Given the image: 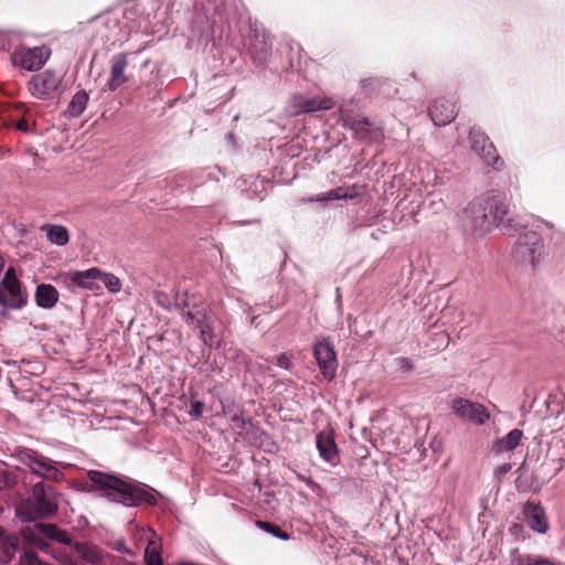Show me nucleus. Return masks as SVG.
<instances>
[{
	"instance_id": "1a4fd4ad",
	"label": "nucleus",
	"mask_w": 565,
	"mask_h": 565,
	"mask_svg": "<svg viewBox=\"0 0 565 565\" xmlns=\"http://www.w3.org/2000/svg\"><path fill=\"white\" fill-rule=\"evenodd\" d=\"M469 139L473 151L480 156L487 166L495 170H501L503 168V160L498 154L493 143L482 131L478 129H471Z\"/></svg>"
},
{
	"instance_id": "f3484780",
	"label": "nucleus",
	"mask_w": 565,
	"mask_h": 565,
	"mask_svg": "<svg viewBox=\"0 0 565 565\" xmlns=\"http://www.w3.org/2000/svg\"><path fill=\"white\" fill-rule=\"evenodd\" d=\"M98 276H100V269L93 267V268H89V269L83 270V271H79V270L70 271L66 275V280L70 281L71 284H73L77 287L84 288V289L97 290L100 288V286L98 284V281H99Z\"/></svg>"
},
{
	"instance_id": "49530a36",
	"label": "nucleus",
	"mask_w": 565,
	"mask_h": 565,
	"mask_svg": "<svg viewBox=\"0 0 565 565\" xmlns=\"http://www.w3.org/2000/svg\"><path fill=\"white\" fill-rule=\"evenodd\" d=\"M2 511V508L0 507V512Z\"/></svg>"
},
{
	"instance_id": "37998d69",
	"label": "nucleus",
	"mask_w": 565,
	"mask_h": 565,
	"mask_svg": "<svg viewBox=\"0 0 565 565\" xmlns=\"http://www.w3.org/2000/svg\"><path fill=\"white\" fill-rule=\"evenodd\" d=\"M6 46V42L3 39H0V50H3Z\"/></svg>"
},
{
	"instance_id": "2eb2a0df",
	"label": "nucleus",
	"mask_w": 565,
	"mask_h": 565,
	"mask_svg": "<svg viewBox=\"0 0 565 565\" xmlns=\"http://www.w3.org/2000/svg\"><path fill=\"white\" fill-rule=\"evenodd\" d=\"M316 447L321 459L334 466L338 462L339 450L331 430H322L316 437Z\"/></svg>"
},
{
	"instance_id": "5701e85b",
	"label": "nucleus",
	"mask_w": 565,
	"mask_h": 565,
	"mask_svg": "<svg viewBox=\"0 0 565 565\" xmlns=\"http://www.w3.org/2000/svg\"><path fill=\"white\" fill-rule=\"evenodd\" d=\"M35 301L39 307L44 309H51L58 301V291L52 285H39L35 291Z\"/></svg>"
},
{
	"instance_id": "4468645a",
	"label": "nucleus",
	"mask_w": 565,
	"mask_h": 565,
	"mask_svg": "<svg viewBox=\"0 0 565 565\" xmlns=\"http://www.w3.org/2000/svg\"><path fill=\"white\" fill-rule=\"evenodd\" d=\"M429 116L436 126H446L457 116L456 105L447 98H438L429 107Z\"/></svg>"
},
{
	"instance_id": "4be33fe9",
	"label": "nucleus",
	"mask_w": 565,
	"mask_h": 565,
	"mask_svg": "<svg viewBox=\"0 0 565 565\" xmlns=\"http://www.w3.org/2000/svg\"><path fill=\"white\" fill-rule=\"evenodd\" d=\"M355 189H356L355 185H353L351 188L338 186L328 192L320 193L312 198H309L308 202L323 203V202L333 201V200L354 199L358 195V192L355 191Z\"/></svg>"
},
{
	"instance_id": "7ed1b4c3",
	"label": "nucleus",
	"mask_w": 565,
	"mask_h": 565,
	"mask_svg": "<svg viewBox=\"0 0 565 565\" xmlns=\"http://www.w3.org/2000/svg\"><path fill=\"white\" fill-rule=\"evenodd\" d=\"M87 476L95 490L100 491V494L109 501L127 507L137 505L140 501H147L151 504L156 503V498L152 493L116 476L97 470L88 471Z\"/></svg>"
},
{
	"instance_id": "6ab92c4d",
	"label": "nucleus",
	"mask_w": 565,
	"mask_h": 565,
	"mask_svg": "<svg viewBox=\"0 0 565 565\" xmlns=\"http://www.w3.org/2000/svg\"><path fill=\"white\" fill-rule=\"evenodd\" d=\"M523 437L522 430L514 428L509 431L505 436L498 439L491 447V454L493 456H501L513 451L521 443Z\"/></svg>"
},
{
	"instance_id": "ea45409f",
	"label": "nucleus",
	"mask_w": 565,
	"mask_h": 565,
	"mask_svg": "<svg viewBox=\"0 0 565 565\" xmlns=\"http://www.w3.org/2000/svg\"><path fill=\"white\" fill-rule=\"evenodd\" d=\"M14 125H15V128L20 131H24V132L29 131V125L24 119L17 121Z\"/></svg>"
},
{
	"instance_id": "58836bf2",
	"label": "nucleus",
	"mask_w": 565,
	"mask_h": 565,
	"mask_svg": "<svg viewBox=\"0 0 565 565\" xmlns=\"http://www.w3.org/2000/svg\"><path fill=\"white\" fill-rule=\"evenodd\" d=\"M398 365H399V369L404 370V371H412L413 370V364H412L411 360L406 359V358L399 359L398 360Z\"/></svg>"
},
{
	"instance_id": "a19ab883",
	"label": "nucleus",
	"mask_w": 565,
	"mask_h": 565,
	"mask_svg": "<svg viewBox=\"0 0 565 565\" xmlns=\"http://www.w3.org/2000/svg\"><path fill=\"white\" fill-rule=\"evenodd\" d=\"M438 337L440 338V341L444 345H447L449 343V337L447 333L440 332Z\"/></svg>"
},
{
	"instance_id": "423d86ee",
	"label": "nucleus",
	"mask_w": 565,
	"mask_h": 565,
	"mask_svg": "<svg viewBox=\"0 0 565 565\" xmlns=\"http://www.w3.org/2000/svg\"><path fill=\"white\" fill-rule=\"evenodd\" d=\"M63 76L52 70L33 75L28 84L30 94L38 99H47L62 92Z\"/></svg>"
},
{
	"instance_id": "c9c22d12",
	"label": "nucleus",
	"mask_w": 565,
	"mask_h": 565,
	"mask_svg": "<svg viewBox=\"0 0 565 565\" xmlns=\"http://www.w3.org/2000/svg\"><path fill=\"white\" fill-rule=\"evenodd\" d=\"M13 483L11 476L3 469H0V490L10 487Z\"/></svg>"
},
{
	"instance_id": "72a5a7b5",
	"label": "nucleus",
	"mask_w": 565,
	"mask_h": 565,
	"mask_svg": "<svg viewBox=\"0 0 565 565\" xmlns=\"http://www.w3.org/2000/svg\"><path fill=\"white\" fill-rule=\"evenodd\" d=\"M203 412H204V403L203 402L196 401V402L192 403L190 416L198 419L202 416Z\"/></svg>"
},
{
	"instance_id": "20e7f679",
	"label": "nucleus",
	"mask_w": 565,
	"mask_h": 565,
	"mask_svg": "<svg viewBox=\"0 0 565 565\" xmlns=\"http://www.w3.org/2000/svg\"><path fill=\"white\" fill-rule=\"evenodd\" d=\"M57 511L56 494L51 487L36 483L32 489V495L17 508V516L21 521L49 518Z\"/></svg>"
},
{
	"instance_id": "7c9ffc66",
	"label": "nucleus",
	"mask_w": 565,
	"mask_h": 565,
	"mask_svg": "<svg viewBox=\"0 0 565 565\" xmlns=\"http://www.w3.org/2000/svg\"><path fill=\"white\" fill-rule=\"evenodd\" d=\"M198 329H200L201 339L205 344L210 347H213L214 344H220V341L214 339L213 332L211 331L210 327L204 324V322Z\"/></svg>"
},
{
	"instance_id": "473e14b6",
	"label": "nucleus",
	"mask_w": 565,
	"mask_h": 565,
	"mask_svg": "<svg viewBox=\"0 0 565 565\" xmlns=\"http://www.w3.org/2000/svg\"><path fill=\"white\" fill-rule=\"evenodd\" d=\"M511 469H512L511 463H509V462L501 463L494 469V476L498 480H501L507 473H509L511 471Z\"/></svg>"
},
{
	"instance_id": "2f4dec72",
	"label": "nucleus",
	"mask_w": 565,
	"mask_h": 565,
	"mask_svg": "<svg viewBox=\"0 0 565 565\" xmlns=\"http://www.w3.org/2000/svg\"><path fill=\"white\" fill-rule=\"evenodd\" d=\"M258 524L263 530L267 531L268 533H271L274 536L280 540L287 541L289 539V535L285 532H281V530L276 525H273L267 522H259Z\"/></svg>"
},
{
	"instance_id": "cd10ccee",
	"label": "nucleus",
	"mask_w": 565,
	"mask_h": 565,
	"mask_svg": "<svg viewBox=\"0 0 565 565\" xmlns=\"http://www.w3.org/2000/svg\"><path fill=\"white\" fill-rule=\"evenodd\" d=\"M513 565H563L547 557L541 556H524L519 557Z\"/></svg>"
},
{
	"instance_id": "e433bc0d",
	"label": "nucleus",
	"mask_w": 565,
	"mask_h": 565,
	"mask_svg": "<svg viewBox=\"0 0 565 565\" xmlns=\"http://www.w3.org/2000/svg\"><path fill=\"white\" fill-rule=\"evenodd\" d=\"M555 419L559 420L558 424H554L555 428L565 433V411L559 412Z\"/></svg>"
},
{
	"instance_id": "f257e3e1",
	"label": "nucleus",
	"mask_w": 565,
	"mask_h": 565,
	"mask_svg": "<svg viewBox=\"0 0 565 565\" xmlns=\"http://www.w3.org/2000/svg\"><path fill=\"white\" fill-rule=\"evenodd\" d=\"M22 535L31 546L43 552H49L50 543L47 540H51L68 546L75 559H82L89 565H102L104 555L96 546L86 543L73 544L68 533L55 524L35 523L33 526L25 527Z\"/></svg>"
},
{
	"instance_id": "39448f33",
	"label": "nucleus",
	"mask_w": 565,
	"mask_h": 565,
	"mask_svg": "<svg viewBox=\"0 0 565 565\" xmlns=\"http://www.w3.org/2000/svg\"><path fill=\"white\" fill-rule=\"evenodd\" d=\"M544 244L542 236L534 231L521 233L512 250L515 265L524 270H534L543 259Z\"/></svg>"
},
{
	"instance_id": "dca6fc26",
	"label": "nucleus",
	"mask_w": 565,
	"mask_h": 565,
	"mask_svg": "<svg viewBox=\"0 0 565 565\" xmlns=\"http://www.w3.org/2000/svg\"><path fill=\"white\" fill-rule=\"evenodd\" d=\"M527 525L537 533H546L550 525L544 508L540 503L527 502L524 507Z\"/></svg>"
},
{
	"instance_id": "bb28decb",
	"label": "nucleus",
	"mask_w": 565,
	"mask_h": 565,
	"mask_svg": "<svg viewBox=\"0 0 565 565\" xmlns=\"http://www.w3.org/2000/svg\"><path fill=\"white\" fill-rule=\"evenodd\" d=\"M441 319L444 323L459 324L465 320V312L461 309L455 307H447L441 312Z\"/></svg>"
},
{
	"instance_id": "c756f323",
	"label": "nucleus",
	"mask_w": 565,
	"mask_h": 565,
	"mask_svg": "<svg viewBox=\"0 0 565 565\" xmlns=\"http://www.w3.org/2000/svg\"><path fill=\"white\" fill-rule=\"evenodd\" d=\"M188 306L186 303L183 305V307L181 308V315L182 317L185 319V321L190 324V326H193L194 328H199L201 327V324L204 322V319H205V313L202 312V311H196V312H192V311H185L184 310V307Z\"/></svg>"
},
{
	"instance_id": "f8f14e48",
	"label": "nucleus",
	"mask_w": 565,
	"mask_h": 565,
	"mask_svg": "<svg viewBox=\"0 0 565 565\" xmlns=\"http://www.w3.org/2000/svg\"><path fill=\"white\" fill-rule=\"evenodd\" d=\"M313 354L323 377L331 381L337 373L338 360L337 354L328 341H320L315 345Z\"/></svg>"
},
{
	"instance_id": "a878e982",
	"label": "nucleus",
	"mask_w": 565,
	"mask_h": 565,
	"mask_svg": "<svg viewBox=\"0 0 565 565\" xmlns=\"http://www.w3.org/2000/svg\"><path fill=\"white\" fill-rule=\"evenodd\" d=\"M88 100V93L84 89L78 90L68 103L65 115L73 118L79 117L86 109Z\"/></svg>"
},
{
	"instance_id": "c03bdc74",
	"label": "nucleus",
	"mask_w": 565,
	"mask_h": 565,
	"mask_svg": "<svg viewBox=\"0 0 565 565\" xmlns=\"http://www.w3.org/2000/svg\"><path fill=\"white\" fill-rule=\"evenodd\" d=\"M367 79L362 81V85L365 87Z\"/></svg>"
},
{
	"instance_id": "393cba45",
	"label": "nucleus",
	"mask_w": 565,
	"mask_h": 565,
	"mask_svg": "<svg viewBox=\"0 0 565 565\" xmlns=\"http://www.w3.org/2000/svg\"><path fill=\"white\" fill-rule=\"evenodd\" d=\"M142 535L147 539V547L145 551V562L146 565H163L161 555L158 551V546L156 542L151 539L156 535L154 531L151 529L142 530Z\"/></svg>"
},
{
	"instance_id": "4c0bfd02",
	"label": "nucleus",
	"mask_w": 565,
	"mask_h": 565,
	"mask_svg": "<svg viewBox=\"0 0 565 565\" xmlns=\"http://www.w3.org/2000/svg\"><path fill=\"white\" fill-rule=\"evenodd\" d=\"M115 550L122 554L132 555V552L126 546L122 540L115 543Z\"/></svg>"
},
{
	"instance_id": "b1692460",
	"label": "nucleus",
	"mask_w": 565,
	"mask_h": 565,
	"mask_svg": "<svg viewBox=\"0 0 565 565\" xmlns=\"http://www.w3.org/2000/svg\"><path fill=\"white\" fill-rule=\"evenodd\" d=\"M45 233L46 239L57 246H64L70 241V234L65 226L56 224H45L41 227Z\"/></svg>"
},
{
	"instance_id": "a211bd4d",
	"label": "nucleus",
	"mask_w": 565,
	"mask_h": 565,
	"mask_svg": "<svg viewBox=\"0 0 565 565\" xmlns=\"http://www.w3.org/2000/svg\"><path fill=\"white\" fill-rule=\"evenodd\" d=\"M1 284L10 296L9 305L13 308H21L25 303V298L21 292L20 281L17 278V274L13 268L7 269Z\"/></svg>"
},
{
	"instance_id": "79ce46f5",
	"label": "nucleus",
	"mask_w": 565,
	"mask_h": 565,
	"mask_svg": "<svg viewBox=\"0 0 565 565\" xmlns=\"http://www.w3.org/2000/svg\"><path fill=\"white\" fill-rule=\"evenodd\" d=\"M9 303L8 299L6 298V296L0 291V305H7Z\"/></svg>"
},
{
	"instance_id": "0eeeda50",
	"label": "nucleus",
	"mask_w": 565,
	"mask_h": 565,
	"mask_svg": "<svg viewBox=\"0 0 565 565\" xmlns=\"http://www.w3.org/2000/svg\"><path fill=\"white\" fill-rule=\"evenodd\" d=\"M451 411L458 419L477 426H482L490 419V413L482 404L463 397L451 402Z\"/></svg>"
},
{
	"instance_id": "412c9836",
	"label": "nucleus",
	"mask_w": 565,
	"mask_h": 565,
	"mask_svg": "<svg viewBox=\"0 0 565 565\" xmlns=\"http://www.w3.org/2000/svg\"><path fill=\"white\" fill-rule=\"evenodd\" d=\"M19 537L0 527V563H9L18 551Z\"/></svg>"
},
{
	"instance_id": "ddd939ff",
	"label": "nucleus",
	"mask_w": 565,
	"mask_h": 565,
	"mask_svg": "<svg viewBox=\"0 0 565 565\" xmlns=\"http://www.w3.org/2000/svg\"><path fill=\"white\" fill-rule=\"evenodd\" d=\"M334 106L330 97H305L302 95L295 96L292 99L294 114L312 113L318 110L331 109Z\"/></svg>"
},
{
	"instance_id": "c85d7f7f",
	"label": "nucleus",
	"mask_w": 565,
	"mask_h": 565,
	"mask_svg": "<svg viewBox=\"0 0 565 565\" xmlns=\"http://www.w3.org/2000/svg\"><path fill=\"white\" fill-rule=\"evenodd\" d=\"M98 278L105 288H107V290L110 292H118L121 289V282L119 278L114 274L104 273L100 270V276H98Z\"/></svg>"
},
{
	"instance_id": "9d476101",
	"label": "nucleus",
	"mask_w": 565,
	"mask_h": 565,
	"mask_svg": "<svg viewBox=\"0 0 565 565\" xmlns=\"http://www.w3.org/2000/svg\"><path fill=\"white\" fill-rule=\"evenodd\" d=\"M565 443L558 437H553L548 443L546 456L541 463L542 472L548 478L555 477L564 467Z\"/></svg>"
},
{
	"instance_id": "f03ea898",
	"label": "nucleus",
	"mask_w": 565,
	"mask_h": 565,
	"mask_svg": "<svg viewBox=\"0 0 565 565\" xmlns=\"http://www.w3.org/2000/svg\"><path fill=\"white\" fill-rule=\"evenodd\" d=\"M508 213L505 193L492 190L472 200L462 211L460 218L465 227L482 230L500 225Z\"/></svg>"
},
{
	"instance_id": "6e6552de",
	"label": "nucleus",
	"mask_w": 565,
	"mask_h": 565,
	"mask_svg": "<svg viewBox=\"0 0 565 565\" xmlns=\"http://www.w3.org/2000/svg\"><path fill=\"white\" fill-rule=\"evenodd\" d=\"M51 51L46 46L21 47L11 55L14 66L32 72L42 67L50 57Z\"/></svg>"
},
{
	"instance_id": "f704fd0d",
	"label": "nucleus",
	"mask_w": 565,
	"mask_h": 565,
	"mask_svg": "<svg viewBox=\"0 0 565 565\" xmlns=\"http://www.w3.org/2000/svg\"><path fill=\"white\" fill-rule=\"evenodd\" d=\"M277 365L281 369L289 370L292 366L291 355L280 354L277 359Z\"/></svg>"
},
{
	"instance_id": "aec40b11",
	"label": "nucleus",
	"mask_w": 565,
	"mask_h": 565,
	"mask_svg": "<svg viewBox=\"0 0 565 565\" xmlns=\"http://www.w3.org/2000/svg\"><path fill=\"white\" fill-rule=\"evenodd\" d=\"M128 65V58L126 54H118L113 56L111 58V75L108 82V88L110 90H116L124 83H126L127 77L125 76V70Z\"/></svg>"
},
{
	"instance_id": "9b49d317",
	"label": "nucleus",
	"mask_w": 565,
	"mask_h": 565,
	"mask_svg": "<svg viewBox=\"0 0 565 565\" xmlns=\"http://www.w3.org/2000/svg\"><path fill=\"white\" fill-rule=\"evenodd\" d=\"M20 460L22 465L38 477L56 481L62 476L60 470L47 458L35 457L34 454L25 451L20 455Z\"/></svg>"
},
{
	"instance_id": "a18cd8bd",
	"label": "nucleus",
	"mask_w": 565,
	"mask_h": 565,
	"mask_svg": "<svg viewBox=\"0 0 565 565\" xmlns=\"http://www.w3.org/2000/svg\"><path fill=\"white\" fill-rule=\"evenodd\" d=\"M68 565H75V563H73V561H68Z\"/></svg>"
}]
</instances>
